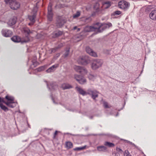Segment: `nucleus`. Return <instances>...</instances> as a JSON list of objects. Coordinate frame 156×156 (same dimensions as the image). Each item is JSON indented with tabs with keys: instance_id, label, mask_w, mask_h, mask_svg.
Instances as JSON below:
<instances>
[{
	"instance_id": "nucleus-1",
	"label": "nucleus",
	"mask_w": 156,
	"mask_h": 156,
	"mask_svg": "<svg viewBox=\"0 0 156 156\" xmlns=\"http://www.w3.org/2000/svg\"><path fill=\"white\" fill-rule=\"evenodd\" d=\"M111 26H112V24L111 23L102 24L98 22L96 23L93 26H86L85 27L84 30L85 31L87 32L97 31L98 33H100L105 29L108 28Z\"/></svg>"
},
{
	"instance_id": "nucleus-2",
	"label": "nucleus",
	"mask_w": 156,
	"mask_h": 156,
	"mask_svg": "<svg viewBox=\"0 0 156 156\" xmlns=\"http://www.w3.org/2000/svg\"><path fill=\"white\" fill-rule=\"evenodd\" d=\"M4 1L6 4H9L11 8L12 9L16 10L20 6V4L15 0H4Z\"/></svg>"
},
{
	"instance_id": "nucleus-3",
	"label": "nucleus",
	"mask_w": 156,
	"mask_h": 156,
	"mask_svg": "<svg viewBox=\"0 0 156 156\" xmlns=\"http://www.w3.org/2000/svg\"><path fill=\"white\" fill-rule=\"evenodd\" d=\"M103 64V61L100 59L94 60L91 65V67L94 70H95L101 67Z\"/></svg>"
},
{
	"instance_id": "nucleus-4",
	"label": "nucleus",
	"mask_w": 156,
	"mask_h": 156,
	"mask_svg": "<svg viewBox=\"0 0 156 156\" xmlns=\"http://www.w3.org/2000/svg\"><path fill=\"white\" fill-rule=\"evenodd\" d=\"M73 68L75 71L83 75H85L87 73V70L84 67L75 66Z\"/></svg>"
},
{
	"instance_id": "nucleus-5",
	"label": "nucleus",
	"mask_w": 156,
	"mask_h": 156,
	"mask_svg": "<svg viewBox=\"0 0 156 156\" xmlns=\"http://www.w3.org/2000/svg\"><path fill=\"white\" fill-rule=\"evenodd\" d=\"M5 98L7 100L6 102L9 103L10 106L7 105L8 107L13 108L16 106V103L14 101V98L12 96L7 95L5 97Z\"/></svg>"
},
{
	"instance_id": "nucleus-6",
	"label": "nucleus",
	"mask_w": 156,
	"mask_h": 156,
	"mask_svg": "<svg viewBox=\"0 0 156 156\" xmlns=\"http://www.w3.org/2000/svg\"><path fill=\"white\" fill-rule=\"evenodd\" d=\"M130 5L129 3L123 0L119 2L118 3V6L119 8L124 10L128 9Z\"/></svg>"
},
{
	"instance_id": "nucleus-7",
	"label": "nucleus",
	"mask_w": 156,
	"mask_h": 156,
	"mask_svg": "<svg viewBox=\"0 0 156 156\" xmlns=\"http://www.w3.org/2000/svg\"><path fill=\"white\" fill-rule=\"evenodd\" d=\"M87 94L90 95L92 98L95 100V98L98 96V92L95 90H92L90 88L87 90Z\"/></svg>"
},
{
	"instance_id": "nucleus-8",
	"label": "nucleus",
	"mask_w": 156,
	"mask_h": 156,
	"mask_svg": "<svg viewBox=\"0 0 156 156\" xmlns=\"http://www.w3.org/2000/svg\"><path fill=\"white\" fill-rule=\"evenodd\" d=\"M66 22V20L60 16L57 19L56 26L58 27H62Z\"/></svg>"
},
{
	"instance_id": "nucleus-9",
	"label": "nucleus",
	"mask_w": 156,
	"mask_h": 156,
	"mask_svg": "<svg viewBox=\"0 0 156 156\" xmlns=\"http://www.w3.org/2000/svg\"><path fill=\"white\" fill-rule=\"evenodd\" d=\"M77 62L79 64L86 65L89 63V61L86 57H82L79 58Z\"/></svg>"
},
{
	"instance_id": "nucleus-10",
	"label": "nucleus",
	"mask_w": 156,
	"mask_h": 156,
	"mask_svg": "<svg viewBox=\"0 0 156 156\" xmlns=\"http://www.w3.org/2000/svg\"><path fill=\"white\" fill-rule=\"evenodd\" d=\"M51 7L52 4L50 3L48 7V14L47 15L48 20L50 21H52L53 18V14L52 11Z\"/></svg>"
},
{
	"instance_id": "nucleus-11",
	"label": "nucleus",
	"mask_w": 156,
	"mask_h": 156,
	"mask_svg": "<svg viewBox=\"0 0 156 156\" xmlns=\"http://www.w3.org/2000/svg\"><path fill=\"white\" fill-rule=\"evenodd\" d=\"M2 33L3 36L6 37H10L12 34V32L8 29H3Z\"/></svg>"
},
{
	"instance_id": "nucleus-12",
	"label": "nucleus",
	"mask_w": 156,
	"mask_h": 156,
	"mask_svg": "<svg viewBox=\"0 0 156 156\" xmlns=\"http://www.w3.org/2000/svg\"><path fill=\"white\" fill-rule=\"evenodd\" d=\"M86 50L87 52L90 55L94 57H97V56L96 53L94 52L89 47L87 46L86 47Z\"/></svg>"
},
{
	"instance_id": "nucleus-13",
	"label": "nucleus",
	"mask_w": 156,
	"mask_h": 156,
	"mask_svg": "<svg viewBox=\"0 0 156 156\" xmlns=\"http://www.w3.org/2000/svg\"><path fill=\"white\" fill-rule=\"evenodd\" d=\"M75 89L77 92H78L80 94L83 96L87 95V91L84 90L82 88L80 87H75Z\"/></svg>"
},
{
	"instance_id": "nucleus-14",
	"label": "nucleus",
	"mask_w": 156,
	"mask_h": 156,
	"mask_svg": "<svg viewBox=\"0 0 156 156\" xmlns=\"http://www.w3.org/2000/svg\"><path fill=\"white\" fill-rule=\"evenodd\" d=\"M149 17L153 20H156V9L151 11L149 14Z\"/></svg>"
},
{
	"instance_id": "nucleus-15",
	"label": "nucleus",
	"mask_w": 156,
	"mask_h": 156,
	"mask_svg": "<svg viewBox=\"0 0 156 156\" xmlns=\"http://www.w3.org/2000/svg\"><path fill=\"white\" fill-rule=\"evenodd\" d=\"M58 66V64H56L53 65L46 70L47 73L53 72Z\"/></svg>"
},
{
	"instance_id": "nucleus-16",
	"label": "nucleus",
	"mask_w": 156,
	"mask_h": 156,
	"mask_svg": "<svg viewBox=\"0 0 156 156\" xmlns=\"http://www.w3.org/2000/svg\"><path fill=\"white\" fill-rule=\"evenodd\" d=\"M45 82L47 83V86L49 89H50L51 88V90L55 89L57 87V85L52 82L49 84L47 81H45Z\"/></svg>"
},
{
	"instance_id": "nucleus-17",
	"label": "nucleus",
	"mask_w": 156,
	"mask_h": 156,
	"mask_svg": "<svg viewBox=\"0 0 156 156\" xmlns=\"http://www.w3.org/2000/svg\"><path fill=\"white\" fill-rule=\"evenodd\" d=\"M16 19L15 18L10 19L8 22L7 24L9 26H12L14 25L16 22Z\"/></svg>"
},
{
	"instance_id": "nucleus-18",
	"label": "nucleus",
	"mask_w": 156,
	"mask_h": 156,
	"mask_svg": "<svg viewBox=\"0 0 156 156\" xmlns=\"http://www.w3.org/2000/svg\"><path fill=\"white\" fill-rule=\"evenodd\" d=\"M61 87L63 90L69 89L73 87L70 84L66 83L62 84Z\"/></svg>"
},
{
	"instance_id": "nucleus-19",
	"label": "nucleus",
	"mask_w": 156,
	"mask_h": 156,
	"mask_svg": "<svg viewBox=\"0 0 156 156\" xmlns=\"http://www.w3.org/2000/svg\"><path fill=\"white\" fill-rule=\"evenodd\" d=\"M103 7L105 9H107L111 5V2L110 1H106L103 2Z\"/></svg>"
},
{
	"instance_id": "nucleus-20",
	"label": "nucleus",
	"mask_w": 156,
	"mask_h": 156,
	"mask_svg": "<svg viewBox=\"0 0 156 156\" xmlns=\"http://www.w3.org/2000/svg\"><path fill=\"white\" fill-rule=\"evenodd\" d=\"M12 41L15 42H19L21 41L20 38L17 36H14L11 38Z\"/></svg>"
},
{
	"instance_id": "nucleus-21",
	"label": "nucleus",
	"mask_w": 156,
	"mask_h": 156,
	"mask_svg": "<svg viewBox=\"0 0 156 156\" xmlns=\"http://www.w3.org/2000/svg\"><path fill=\"white\" fill-rule=\"evenodd\" d=\"M104 145L105 146L108 147H113L115 146L114 144L108 141L105 142Z\"/></svg>"
},
{
	"instance_id": "nucleus-22",
	"label": "nucleus",
	"mask_w": 156,
	"mask_h": 156,
	"mask_svg": "<svg viewBox=\"0 0 156 156\" xmlns=\"http://www.w3.org/2000/svg\"><path fill=\"white\" fill-rule=\"evenodd\" d=\"M98 150L100 151L105 152L107 151V148L105 146H101L97 147Z\"/></svg>"
},
{
	"instance_id": "nucleus-23",
	"label": "nucleus",
	"mask_w": 156,
	"mask_h": 156,
	"mask_svg": "<svg viewBox=\"0 0 156 156\" xmlns=\"http://www.w3.org/2000/svg\"><path fill=\"white\" fill-rule=\"evenodd\" d=\"M97 77V76L96 75H94L91 74H89L88 76L89 79L92 81H94Z\"/></svg>"
},
{
	"instance_id": "nucleus-24",
	"label": "nucleus",
	"mask_w": 156,
	"mask_h": 156,
	"mask_svg": "<svg viewBox=\"0 0 156 156\" xmlns=\"http://www.w3.org/2000/svg\"><path fill=\"white\" fill-rule=\"evenodd\" d=\"M36 13H34L32 16H29L28 18L31 21L34 22L35 21V18L36 17Z\"/></svg>"
},
{
	"instance_id": "nucleus-25",
	"label": "nucleus",
	"mask_w": 156,
	"mask_h": 156,
	"mask_svg": "<svg viewBox=\"0 0 156 156\" xmlns=\"http://www.w3.org/2000/svg\"><path fill=\"white\" fill-rule=\"evenodd\" d=\"M62 34L63 32L62 31H58L54 33L53 37H58L62 35Z\"/></svg>"
},
{
	"instance_id": "nucleus-26",
	"label": "nucleus",
	"mask_w": 156,
	"mask_h": 156,
	"mask_svg": "<svg viewBox=\"0 0 156 156\" xmlns=\"http://www.w3.org/2000/svg\"><path fill=\"white\" fill-rule=\"evenodd\" d=\"M23 30L26 34L29 35L32 32L28 27H24L23 28Z\"/></svg>"
},
{
	"instance_id": "nucleus-27",
	"label": "nucleus",
	"mask_w": 156,
	"mask_h": 156,
	"mask_svg": "<svg viewBox=\"0 0 156 156\" xmlns=\"http://www.w3.org/2000/svg\"><path fill=\"white\" fill-rule=\"evenodd\" d=\"M78 82L80 84H84L86 83V80L85 78L82 76Z\"/></svg>"
},
{
	"instance_id": "nucleus-28",
	"label": "nucleus",
	"mask_w": 156,
	"mask_h": 156,
	"mask_svg": "<svg viewBox=\"0 0 156 156\" xmlns=\"http://www.w3.org/2000/svg\"><path fill=\"white\" fill-rule=\"evenodd\" d=\"M0 107L2 110L5 112L9 110L8 108L1 103H0Z\"/></svg>"
},
{
	"instance_id": "nucleus-29",
	"label": "nucleus",
	"mask_w": 156,
	"mask_h": 156,
	"mask_svg": "<svg viewBox=\"0 0 156 156\" xmlns=\"http://www.w3.org/2000/svg\"><path fill=\"white\" fill-rule=\"evenodd\" d=\"M66 147L68 149H69L73 147L72 143L70 142H66Z\"/></svg>"
},
{
	"instance_id": "nucleus-30",
	"label": "nucleus",
	"mask_w": 156,
	"mask_h": 156,
	"mask_svg": "<svg viewBox=\"0 0 156 156\" xmlns=\"http://www.w3.org/2000/svg\"><path fill=\"white\" fill-rule=\"evenodd\" d=\"M80 15V12L79 11H77L76 14L73 16V17L74 19L76 18L79 16Z\"/></svg>"
},
{
	"instance_id": "nucleus-31",
	"label": "nucleus",
	"mask_w": 156,
	"mask_h": 156,
	"mask_svg": "<svg viewBox=\"0 0 156 156\" xmlns=\"http://www.w3.org/2000/svg\"><path fill=\"white\" fill-rule=\"evenodd\" d=\"M82 77V76L78 75H74V78L75 79H76L78 82L79 81Z\"/></svg>"
},
{
	"instance_id": "nucleus-32",
	"label": "nucleus",
	"mask_w": 156,
	"mask_h": 156,
	"mask_svg": "<svg viewBox=\"0 0 156 156\" xmlns=\"http://www.w3.org/2000/svg\"><path fill=\"white\" fill-rule=\"evenodd\" d=\"M1 102H2L3 103H5L7 105H9V106H10L9 103V102H6V101H5L4 100L3 98H2L1 97H0V103H1Z\"/></svg>"
},
{
	"instance_id": "nucleus-33",
	"label": "nucleus",
	"mask_w": 156,
	"mask_h": 156,
	"mask_svg": "<svg viewBox=\"0 0 156 156\" xmlns=\"http://www.w3.org/2000/svg\"><path fill=\"white\" fill-rule=\"evenodd\" d=\"M69 49L67 50L66 51L65 53L63 55V57L64 58H65L68 56V55L69 54Z\"/></svg>"
},
{
	"instance_id": "nucleus-34",
	"label": "nucleus",
	"mask_w": 156,
	"mask_h": 156,
	"mask_svg": "<svg viewBox=\"0 0 156 156\" xmlns=\"http://www.w3.org/2000/svg\"><path fill=\"white\" fill-rule=\"evenodd\" d=\"M124 156H131V155L130 154L129 151L126 150L125 151L124 153Z\"/></svg>"
},
{
	"instance_id": "nucleus-35",
	"label": "nucleus",
	"mask_w": 156,
	"mask_h": 156,
	"mask_svg": "<svg viewBox=\"0 0 156 156\" xmlns=\"http://www.w3.org/2000/svg\"><path fill=\"white\" fill-rule=\"evenodd\" d=\"M29 40H30V39H29V37L28 35H27V36H26V37L25 38V39H24L23 41H22L23 42H28L29 41Z\"/></svg>"
},
{
	"instance_id": "nucleus-36",
	"label": "nucleus",
	"mask_w": 156,
	"mask_h": 156,
	"mask_svg": "<svg viewBox=\"0 0 156 156\" xmlns=\"http://www.w3.org/2000/svg\"><path fill=\"white\" fill-rule=\"evenodd\" d=\"M91 20V19L90 17L85 18H84V21L86 23L90 22Z\"/></svg>"
},
{
	"instance_id": "nucleus-37",
	"label": "nucleus",
	"mask_w": 156,
	"mask_h": 156,
	"mask_svg": "<svg viewBox=\"0 0 156 156\" xmlns=\"http://www.w3.org/2000/svg\"><path fill=\"white\" fill-rule=\"evenodd\" d=\"M86 146H84V147H76L75 149V150H83L85 148Z\"/></svg>"
},
{
	"instance_id": "nucleus-38",
	"label": "nucleus",
	"mask_w": 156,
	"mask_h": 156,
	"mask_svg": "<svg viewBox=\"0 0 156 156\" xmlns=\"http://www.w3.org/2000/svg\"><path fill=\"white\" fill-rule=\"evenodd\" d=\"M44 66H41L37 69V70L38 71H41L44 70Z\"/></svg>"
},
{
	"instance_id": "nucleus-39",
	"label": "nucleus",
	"mask_w": 156,
	"mask_h": 156,
	"mask_svg": "<svg viewBox=\"0 0 156 156\" xmlns=\"http://www.w3.org/2000/svg\"><path fill=\"white\" fill-rule=\"evenodd\" d=\"M104 107L105 108H109V106L108 105V103L106 102H105L104 103Z\"/></svg>"
},
{
	"instance_id": "nucleus-40",
	"label": "nucleus",
	"mask_w": 156,
	"mask_h": 156,
	"mask_svg": "<svg viewBox=\"0 0 156 156\" xmlns=\"http://www.w3.org/2000/svg\"><path fill=\"white\" fill-rule=\"evenodd\" d=\"M73 29L74 30H76L77 32H79L80 30V28H78L76 26H75L74 27Z\"/></svg>"
},
{
	"instance_id": "nucleus-41",
	"label": "nucleus",
	"mask_w": 156,
	"mask_h": 156,
	"mask_svg": "<svg viewBox=\"0 0 156 156\" xmlns=\"http://www.w3.org/2000/svg\"><path fill=\"white\" fill-rule=\"evenodd\" d=\"M121 12L119 11H117L114 12V13L115 15H119L121 14Z\"/></svg>"
},
{
	"instance_id": "nucleus-42",
	"label": "nucleus",
	"mask_w": 156,
	"mask_h": 156,
	"mask_svg": "<svg viewBox=\"0 0 156 156\" xmlns=\"http://www.w3.org/2000/svg\"><path fill=\"white\" fill-rule=\"evenodd\" d=\"M113 155L115 154V156H120V154L117 152H114L112 153Z\"/></svg>"
},
{
	"instance_id": "nucleus-43",
	"label": "nucleus",
	"mask_w": 156,
	"mask_h": 156,
	"mask_svg": "<svg viewBox=\"0 0 156 156\" xmlns=\"http://www.w3.org/2000/svg\"><path fill=\"white\" fill-rule=\"evenodd\" d=\"M116 150L118 152H120L121 153H122V150L120 148H119L118 147H116Z\"/></svg>"
},
{
	"instance_id": "nucleus-44",
	"label": "nucleus",
	"mask_w": 156,
	"mask_h": 156,
	"mask_svg": "<svg viewBox=\"0 0 156 156\" xmlns=\"http://www.w3.org/2000/svg\"><path fill=\"white\" fill-rule=\"evenodd\" d=\"M57 133H58V131H55V132L54 134V136H53L54 138H55V136L57 135Z\"/></svg>"
},
{
	"instance_id": "nucleus-45",
	"label": "nucleus",
	"mask_w": 156,
	"mask_h": 156,
	"mask_svg": "<svg viewBox=\"0 0 156 156\" xmlns=\"http://www.w3.org/2000/svg\"><path fill=\"white\" fill-rule=\"evenodd\" d=\"M63 46V44L62 43L58 45V47L57 48H59Z\"/></svg>"
},
{
	"instance_id": "nucleus-46",
	"label": "nucleus",
	"mask_w": 156,
	"mask_h": 156,
	"mask_svg": "<svg viewBox=\"0 0 156 156\" xmlns=\"http://www.w3.org/2000/svg\"><path fill=\"white\" fill-rule=\"evenodd\" d=\"M125 141L128 143H129V144H130V145H132L133 144V143H132V142H130L129 141H128L127 140H125Z\"/></svg>"
},
{
	"instance_id": "nucleus-47",
	"label": "nucleus",
	"mask_w": 156,
	"mask_h": 156,
	"mask_svg": "<svg viewBox=\"0 0 156 156\" xmlns=\"http://www.w3.org/2000/svg\"><path fill=\"white\" fill-rule=\"evenodd\" d=\"M135 148H137V147L136 146L134 143L132 145Z\"/></svg>"
},
{
	"instance_id": "nucleus-48",
	"label": "nucleus",
	"mask_w": 156,
	"mask_h": 156,
	"mask_svg": "<svg viewBox=\"0 0 156 156\" xmlns=\"http://www.w3.org/2000/svg\"><path fill=\"white\" fill-rule=\"evenodd\" d=\"M52 100L53 102L54 103H55V104H57V103L55 102L54 100L53 99V98H52Z\"/></svg>"
},
{
	"instance_id": "nucleus-49",
	"label": "nucleus",
	"mask_w": 156,
	"mask_h": 156,
	"mask_svg": "<svg viewBox=\"0 0 156 156\" xmlns=\"http://www.w3.org/2000/svg\"><path fill=\"white\" fill-rule=\"evenodd\" d=\"M2 24H3V23H5V22H4V21H1L0 22Z\"/></svg>"
},
{
	"instance_id": "nucleus-50",
	"label": "nucleus",
	"mask_w": 156,
	"mask_h": 156,
	"mask_svg": "<svg viewBox=\"0 0 156 156\" xmlns=\"http://www.w3.org/2000/svg\"><path fill=\"white\" fill-rule=\"evenodd\" d=\"M98 5H99V4H98V3H96V6H98Z\"/></svg>"
},
{
	"instance_id": "nucleus-51",
	"label": "nucleus",
	"mask_w": 156,
	"mask_h": 156,
	"mask_svg": "<svg viewBox=\"0 0 156 156\" xmlns=\"http://www.w3.org/2000/svg\"><path fill=\"white\" fill-rule=\"evenodd\" d=\"M54 49H53L52 50V51H53L54 50Z\"/></svg>"
},
{
	"instance_id": "nucleus-52",
	"label": "nucleus",
	"mask_w": 156,
	"mask_h": 156,
	"mask_svg": "<svg viewBox=\"0 0 156 156\" xmlns=\"http://www.w3.org/2000/svg\"><path fill=\"white\" fill-rule=\"evenodd\" d=\"M92 117H92V116H91V117H90V118L91 119H92Z\"/></svg>"
},
{
	"instance_id": "nucleus-53",
	"label": "nucleus",
	"mask_w": 156,
	"mask_h": 156,
	"mask_svg": "<svg viewBox=\"0 0 156 156\" xmlns=\"http://www.w3.org/2000/svg\"><path fill=\"white\" fill-rule=\"evenodd\" d=\"M118 113L116 115V116H117L118 115Z\"/></svg>"
},
{
	"instance_id": "nucleus-54",
	"label": "nucleus",
	"mask_w": 156,
	"mask_h": 156,
	"mask_svg": "<svg viewBox=\"0 0 156 156\" xmlns=\"http://www.w3.org/2000/svg\"><path fill=\"white\" fill-rule=\"evenodd\" d=\"M144 156H146L145 154H144Z\"/></svg>"
},
{
	"instance_id": "nucleus-55",
	"label": "nucleus",
	"mask_w": 156,
	"mask_h": 156,
	"mask_svg": "<svg viewBox=\"0 0 156 156\" xmlns=\"http://www.w3.org/2000/svg\"><path fill=\"white\" fill-rule=\"evenodd\" d=\"M1 21L0 20V22H1Z\"/></svg>"
}]
</instances>
